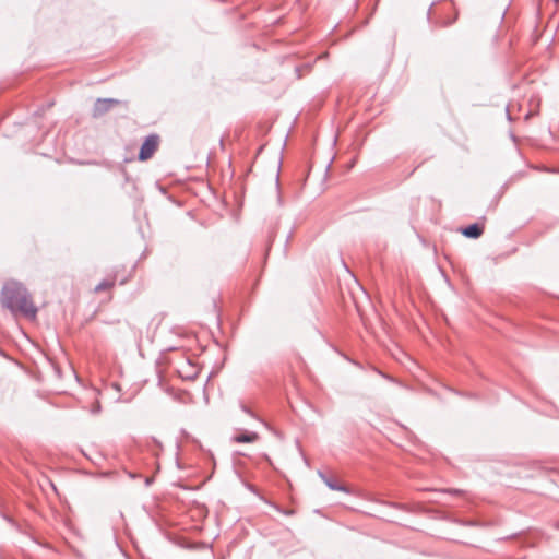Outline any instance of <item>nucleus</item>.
I'll use <instances>...</instances> for the list:
<instances>
[{
  "label": "nucleus",
  "mask_w": 559,
  "mask_h": 559,
  "mask_svg": "<svg viewBox=\"0 0 559 559\" xmlns=\"http://www.w3.org/2000/svg\"><path fill=\"white\" fill-rule=\"evenodd\" d=\"M461 233L466 238L477 239L484 234V226L478 223H474L461 228Z\"/></svg>",
  "instance_id": "39448f33"
},
{
  "label": "nucleus",
  "mask_w": 559,
  "mask_h": 559,
  "mask_svg": "<svg viewBox=\"0 0 559 559\" xmlns=\"http://www.w3.org/2000/svg\"><path fill=\"white\" fill-rule=\"evenodd\" d=\"M259 439L257 432L243 431L234 437V441L237 443H252Z\"/></svg>",
  "instance_id": "423d86ee"
},
{
  "label": "nucleus",
  "mask_w": 559,
  "mask_h": 559,
  "mask_svg": "<svg viewBox=\"0 0 559 559\" xmlns=\"http://www.w3.org/2000/svg\"><path fill=\"white\" fill-rule=\"evenodd\" d=\"M1 304L4 308L16 317L22 314L23 317L34 320L37 316V308L32 301L31 295L26 287L16 282H7L1 290Z\"/></svg>",
  "instance_id": "f257e3e1"
},
{
  "label": "nucleus",
  "mask_w": 559,
  "mask_h": 559,
  "mask_svg": "<svg viewBox=\"0 0 559 559\" xmlns=\"http://www.w3.org/2000/svg\"><path fill=\"white\" fill-rule=\"evenodd\" d=\"M507 116H508V119L511 120V116H510V112H509V107H507Z\"/></svg>",
  "instance_id": "f8f14e48"
},
{
  "label": "nucleus",
  "mask_w": 559,
  "mask_h": 559,
  "mask_svg": "<svg viewBox=\"0 0 559 559\" xmlns=\"http://www.w3.org/2000/svg\"><path fill=\"white\" fill-rule=\"evenodd\" d=\"M120 103L121 102L116 98H97L93 106L92 116L94 118H99Z\"/></svg>",
  "instance_id": "7ed1b4c3"
},
{
  "label": "nucleus",
  "mask_w": 559,
  "mask_h": 559,
  "mask_svg": "<svg viewBox=\"0 0 559 559\" xmlns=\"http://www.w3.org/2000/svg\"><path fill=\"white\" fill-rule=\"evenodd\" d=\"M240 408H241V411H242L243 413H246V414L250 415L251 417H253V418H258V417L255 416V414H254V413H253V412H252V411H251V409H250L246 404L240 403Z\"/></svg>",
  "instance_id": "6e6552de"
},
{
  "label": "nucleus",
  "mask_w": 559,
  "mask_h": 559,
  "mask_svg": "<svg viewBox=\"0 0 559 559\" xmlns=\"http://www.w3.org/2000/svg\"><path fill=\"white\" fill-rule=\"evenodd\" d=\"M159 136L156 134H151L145 138L144 142L142 143L139 152V159L140 160H147L150 159L155 151L158 147Z\"/></svg>",
  "instance_id": "f03ea898"
},
{
  "label": "nucleus",
  "mask_w": 559,
  "mask_h": 559,
  "mask_svg": "<svg viewBox=\"0 0 559 559\" xmlns=\"http://www.w3.org/2000/svg\"><path fill=\"white\" fill-rule=\"evenodd\" d=\"M293 513H294V511H293V510H289V511H286V512H285V514H286V515H290V514H293Z\"/></svg>",
  "instance_id": "ddd939ff"
},
{
  "label": "nucleus",
  "mask_w": 559,
  "mask_h": 559,
  "mask_svg": "<svg viewBox=\"0 0 559 559\" xmlns=\"http://www.w3.org/2000/svg\"><path fill=\"white\" fill-rule=\"evenodd\" d=\"M112 285H114V283H112V282L103 281V282H100V283L95 287V292H103V290H106V289L110 288Z\"/></svg>",
  "instance_id": "0eeeda50"
},
{
  "label": "nucleus",
  "mask_w": 559,
  "mask_h": 559,
  "mask_svg": "<svg viewBox=\"0 0 559 559\" xmlns=\"http://www.w3.org/2000/svg\"><path fill=\"white\" fill-rule=\"evenodd\" d=\"M556 2H559V0H555Z\"/></svg>",
  "instance_id": "4468645a"
},
{
  "label": "nucleus",
  "mask_w": 559,
  "mask_h": 559,
  "mask_svg": "<svg viewBox=\"0 0 559 559\" xmlns=\"http://www.w3.org/2000/svg\"><path fill=\"white\" fill-rule=\"evenodd\" d=\"M449 491H450V492H453V493H455V495H459V493H461V492H462V491H461V490H459V489H452V490H449Z\"/></svg>",
  "instance_id": "9b49d317"
},
{
  "label": "nucleus",
  "mask_w": 559,
  "mask_h": 559,
  "mask_svg": "<svg viewBox=\"0 0 559 559\" xmlns=\"http://www.w3.org/2000/svg\"><path fill=\"white\" fill-rule=\"evenodd\" d=\"M92 414H98L100 412V404L99 402H96L92 407Z\"/></svg>",
  "instance_id": "1a4fd4ad"
},
{
  "label": "nucleus",
  "mask_w": 559,
  "mask_h": 559,
  "mask_svg": "<svg viewBox=\"0 0 559 559\" xmlns=\"http://www.w3.org/2000/svg\"><path fill=\"white\" fill-rule=\"evenodd\" d=\"M318 476L322 479V481L331 489L336 491H343L345 493H350V489L345 485L338 484L334 478L328 476L321 471H318Z\"/></svg>",
  "instance_id": "20e7f679"
},
{
  "label": "nucleus",
  "mask_w": 559,
  "mask_h": 559,
  "mask_svg": "<svg viewBox=\"0 0 559 559\" xmlns=\"http://www.w3.org/2000/svg\"><path fill=\"white\" fill-rule=\"evenodd\" d=\"M152 481H153V479H152V478H150V477H146V478H145V485H146V486H150V485L152 484Z\"/></svg>",
  "instance_id": "9d476101"
}]
</instances>
